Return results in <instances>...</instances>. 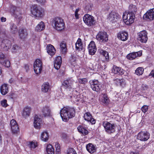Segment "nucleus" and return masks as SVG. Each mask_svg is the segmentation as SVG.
<instances>
[{
	"label": "nucleus",
	"instance_id": "obj_1",
	"mask_svg": "<svg viewBox=\"0 0 154 154\" xmlns=\"http://www.w3.org/2000/svg\"><path fill=\"white\" fill-rule=\"evenodd\" d=\"M75 111L73 108L63 107L60 111L61 117L63 121L66 122L75 115Z\"/></svg>",
	"mask_w": 154,
	"mask_h": 154
},
{
	"label": "nucleus",
	"instance_id": "obj_2",
	"mask_svg": "<svg viewBox=\"0 0 154 154\" xmlns=\"http://www.w3.org/2000/svg\"><path fill=\"white\" fill-rule=\"evenodd\" d=\"M30 12L32 16L35 17H42L44 15V9L37 5L31 7Z\"/></svg>",
	"mask_w": 154,
	"mask_h": 154
},
{
	"label": "nucleus",
	"instance_id": "obj_3",
	"mask_svg": "<svg viewBox=\"0 0 154 154\" xmlns=\"http://www.w3.org/2000/svg\"><path fill=\"white\" fill-rule=\"evenodd\" d=\"M52 24L54 25L55 29L58 31H61L65 27V24L63 20L60 17H56L53 19Z\"/></svg>",
	"mask_w": 154,
	"mask_h": 154
},
{
	"label": "nucleus",
	"instance_id": "obj_4",
	"mask_svg": "<svg viewBox=\"0 0 154 154\" xmlns=\"http://www.w3.org/2000/svg\"><path fill=\"white\" fill-rule=\"evenodd\" d=\"M103 125L106 132L111 134L115 131L116 126L115 124H111L108 122L105 121L103 123Z\"/></svg>",
	"mask_w": 154,
	"mask_h": 154
},
{
	"label": "nucleus",
	"instance_id": "obj_5",
	"mask_svg": "<svg viewBox=\"0 0 154 154\" xmlns=\"http://www.w3.org/2000/svg\"><path fill=\"white\" fill-rule=\"evenodd\" d=\"M83 19L84 22L88 26H91L95 23L94 17L88 14H85L83 17Z\"/></svg>",
	"mask_w": 154,
	"mask_h": 154
},
{
	"label": "nucleus",
	"instance_id": "obj_6",
	"mask_svg": "<svg viewBox=\"0 0 154 154\" xmlns=\"http://www.w3.org/2000/svg\"><path fill=\"white\" fill-rule=\"evenodd\" d=\"M147 34L146 30L140 31L138 33V40L141 43H146L148 39Z\"/></svg>",
	"mask_w": 154,
	"mask_h": 154
},
{
	"label": "nucleus",
	"instance_id": "obj_7",
	"mask_svg": "<svg viewBox=\"0 0 154 154\" xmlns=\"http://www.w3.org/2000/svg\"><path fill=\"white\" fill-rule=\"evenodd\" d=\"M150 137V134L147 131H140L138 134L137 138L143 141H147Z\"/></svg>",
	"mask_w": 154,
	"mask_h": 154
},
{
	"label": "nucleus",
	"instance_id": "obj_8",
	"mask_svg": "<svg viewBox=\"0 0 154 154\" xmlns=\"http://www.w3.org/2000/svg\"><path fill=\"white\" fill-rule=\"evenodd\" d=\"M96 38L98 41L101 42H105L108 40L107 33L105 32H99L96 36Z\"/></svg>",
	"mask_w": 154,
	"mask_h": 154
},
{
	"label": "nucleus",
	"instance_id": "obj_9",
	"mask_svg": "<svg viewBox=\"0 0 154 154\" xmlns=\"http://www.w3.org/2000/svg\"><path fill=\"white\" fill-rule=\"evenodd\" d=\"M122 18L124 22L127 25L132 23L134 20V18L128 13L126 14H123Z\"/></svg>",
	"mask_w": 154,
	"mask_h": 154
},
{
	"label": "nucleus",
	"instance_id": "obj_10",
	"mask_svg": "<svg viewBox=\"0 0 154 154\" xmlns=\"http://www.w3.org/2000/svg\"><path fill=\"white\" fill-rule=\"evenodd\" d=\"M10 11L12 15L14 17L19 18L20 17L21 14L19 8H17L14 6H11Z\"/></svg>",
	"mask_w": 154,
	"mask_h": 154
},
{
	"label": "nucleus",
	"instance_id": "obj_11",
	"mask_svg": "<svg viewBox=\"0 0 154 154\" xmlns=\"http://www.w3.org/2000/svg\"><path fill=\"white\" fill-rule=\"evenodd\" d=\"M1 46L3 51H6L8 50L11 45V42L7 39H4L2 41Z\"/></svg>",
	"mask_w": 154,
	"mask_h": 154
},
{
	"label": "nucleus",
	"instance_id": "obj_12",
	"mask_svg": "<svg viewBox=\"0 0 154 154\" xmlns=\"http://www.w3.org/2000/svg\"><path fill=\"white\" fill-rule=\"evenodd\" d=\"M88 48L90 54L93 55L95 54L97 51V48L94 41H92L90 42L88 46Z\"/></svg>",
	"mask_w": 154,
	"mask_h": 154
},
{
	"label": "nucleus",
	"instance_id": "obj_13",
	"mask_svg": "<svg viewBox=\"0 0 154 154\" xmlns=\"http://www.w3.org/2000/svg\"><path fill=\"white\" fill-rule=\"evenodd\" d=\"M143 18L150 20H154V8L148 11L144 15Z\"/></svg>",
	"mask_w": 154,
	"mask_h": 154
},
{
	"label": "nucleus",
	"instance_id": "obj_14",
	"mask_svg": "<svg viewBox=\"0 0 154 154\" xmlns=\"http://www.w3.org/2000/svg\"><path fill=\"white\" fill-rule=\"evenodd\" d=\"M112 72L115 74H118L122 75L124 74L125 71L121 67H117L116 66H114L112 69Z\"/></svg>",
	"mask_w": 154,
	"mask_h": 154
},
{
	"label": "nucleus",
	"instance_id": "obj_15",
	"mask_svg": "<svg viewBox=\"0 0 154 154\" xmlns=\"http://www.w3.org/2000/svg\"><path fill=\"white\" fill-rule=\"evenodd\" d=\"M137 11V8L135 5L133 4H131L129 5L128 13L132 16V17H133L134 19Z\"/></svg>",
	"mask_w": 154,
	"mask_h": 154
},
{
	"label": "nucleus",
	"instance_id": "obj_16",
	"mask_svg": "<svg viewBox=\"0 0 154 154\" xmlns=\"http://www.w3.org/2000/svg\"><path fill=\"white\" fill-rule=\"evenodd\" d=\"M19 35L21 39L25 38L28 35V33L26 29L22 28L20 29L18 31Z\"/></svg>",
	"mask_w": 154,
	"mask_h": 154
},
{
	"label": "nucleus",
	"instance_id": "obj_17",
	"mask_svg": "<svg viewBox=\"0 0 154 154\" xmlns=\"http://www.w3.org/2000/svg\"><path fill=\"white\" fill-rule=\"evenodd\" d=\"M128 34L125 31H122L120 32L117 34V37L122 41H125L128 38Z\"/></svg>",
	"mask_w": 154,
	"mask_h": 154
},
{
	"label": "nucleus",
	"instance_id": "obj_18",
	"mask_svg": "<svg viewBox=\"0 0 154 154\" xmlns=\"http://www.w3.org/2000/svg\"><path fill=\"white\" fill-rule=\"evenodd\" d=\"M117 13L115 11H112L108 16L107 19L113 23L117 21Z\"/></svg>",
	"mask_w": 154,
	"mask_h": 154
},
{
	"label": "nucleus",
	"instance_id": "obj_19",
	"mask_svg": "<svg viewBox=\"0 0 154 154\" xmlns=\"http://www.w3.org/2000/svg\"><path fill=\"white\" fill-rule=\"evenodd\" d=\"M74 82V81L72 78H69L63 82V85L66 88H70L71 87V86Z\"/></svg>",
	"mask_w": 154,
	"mask_h": 154
},
{
	"label": "nucleus",
	"instance_id": "obj_20",
	"mask_svg": "<svg viewBox=\"0 0 154 154\" xmlns=\"http://www.w3.org/2000/svg\"><path fill=\"white\" fill-rule=\"evenodd\" d=\"M62 62L61 57L60 56L57 57L54 61V66L55 68L58 69L60 67Z\"/></svg>",
	"mask_w": 154,
	"mask_h": 154
},
{
	"label": "nucleus",
	"instance_id": "obj_21",
	"mask_svg": "<svg viewBox=\"0 0 154 154\" xmlns=\"http://www.w3.org/2000/svg\"><path fill=\"white\" fill-rule=\"evenodd\" d=\"M42 115L45 117L51 116V110L49 106H45L42 109Z\"/></svg>",
	"mask_w": 154,
	"mask_h": 154
},
{
	"label": "nucleus",
	"instance_id": "obj_22",
	"mask_svg": "<svg viewBox=\"0 0 154 154\" xmlns=\"http://www.w3.org/2000/svg\"><path fill=\"white\" fill-rule=\"evenodd\" d=\"M42 122L41 119L37 115H35L34 117V125L35 128L37 129L40 128V124Z\"/></svg>",
	"mask_w": 154,
	"mask_h": 154
},
{
	"label": "nucleus",
	"instance_id": "obj_23",
	"mask_svg": "<svg viewBox=\"0 0 154 154\" xmlns=\"http://www.w3.org/2000/svg\"><path fill=\"white\" fill-rule=\"evenodd\" d=\"M47 50L48 54L51 56H53L56 52V50L54 47L51 44L47 45Z\"/></svg>",
	"mask_w": 154,
	"mask_h": 154
},
{
	"label": "nucleus",
	"instance_id": "obj_24",
	"mask_svg": "<svg viewBox=\"0 0 154 154\" xmlns=\"http://www.w3.org/2000/svg\"><path fill=\"white\" fill-rule=\"evenodd\" d=\"M31 109L29 107H26L24 108L22 113V116L24 118H26L29 116Z\"/></svg>",
	"mask_w": 154,
	"mask_h": 154
},
{
	"label": "nucleus",
	"instance_id": "obj_25",
	"mask_svg": "<svg viewBox=\"0 0 154 154\" xmlns=\"http://www.w3.org/2000/svg\"><path fill=\"white\" fill-rule=\"evenodd\" d=\"M9 91L8 85L5 84L2 85L0 87V92L3 95H5Z\"/></svg>",
	"mask_w": 154,
	"mask_h": 154
},
{
	"label": "nucleus",
	"instance_id": "obj_26",
	"mask_svg": "<svg viewBox=\"0 0 154 154\" xmlns=\"http://www.w3.org/2000/svg\"><path fill=\"white\" fill-rule=\"evenodd\" d=\"M87 150L91 154H93L96 151V149L92 143H89L86 146Z\"/></svg>",
	"mask_w": 154,
	"mask_h": 154
},
{
	"label": "nucleus",
	"instance_id": "obj_27",
	"mask_svg": "<svg viewBox=\"0 0 154 154\" xmlns=\"http://www.w3.org/2000/svg\"><path fill=\"white\" fill-rule=\"evenodd\" d=\"M78 131L84 135H86L88 133V131L84 127L79 126L77 128Z\"/></svg>",
	"mask_w": 154,
	"mask_h": 154
},
{
	"label": "nucleus",
	"instance_id": "obj_28",
	"mask_svg": "<svg viewBox=\"0 0 154 154\" xmlns=\"http://www.w3.org/2000/svg\"><path fill=\"white\" fill-rule=\"evenodd\" d=\"M50 89L49 84L48 82L44 83L42 86V91L44 93L48 92Z\"/></svg>",
	"mask_w": 154,
	"mask_h": 154
},
{
	"label": "nucleus",
	"instance_id": "obj_29",
	"mask_svg": "<svg viewBox=\"0 0 154 154\" xmlns=\"http://www.w3.org/2000/svg\"><path fill=\"white\" fill-rule=\"evenodd\" d=\"M45 28V25L43 22H41L38 24L35 27V29L38 31H41Z\"/></svg>",
	"mask_w": 154,
	"mask_h": 154
},
{
	"label": "nucleus",
	"instance_id": "obj_30",
	"mask_svg": "<svg viewBox=\"0 0 154 154\" xmlns=\"http://www.w3.org/2000/svg\"><path fill=\"white\" fill-rule=\"evenodd\" d=\"M46 151L48 154H54V149L51 144L48 145L46 147Z\"/></svg>",
	"mask_w": 154,
	"mask_h": 154
},
{
	"label": "nucleus",
	"instance_id": "obj_31",
	"mask_svg": "<svg viewBox=\"0 0 154 154\" xmlns=\"http://www.w3.org/2000/svg\"><path fill=\"white\" fill-rule=\"evenodd\" d=\"M91 87L93 91L98 92L100 91L102 88V85L101 84L95 85H91Z\"/></svg>",
	"mask_w": 154,
	"mask_h": 154
},
{
	"label": "nucleus",
	"instance_id": "obj_32",
	"mask_svg": "<svg viewBox=\"0 0 154 154\" xmlns=\"http://www.w3.org/2000/svg\"><path fill=\"white\" fill-rule=\"evenodd\" d=\"M41 139L44 141H46L48 139V133L46 131L43 132L41 134Z\"/></svg>",
	"mask_w": 154,
	"mask_h": 154
},
{
	"label": "nucleus",
	"instance_id": "obj_33",
	"mask_svg": "<svg viewBox=\"0 0 154 154\" xmlns=\"http://www.w3.org/2000/svg\"><path fill=\"white\" fill-rule=\"evenodd\" d=\"M33 67L34 71L36 74H38L41 73L42 66H37L36 64H34Z\"/></svg>",
	"mask_w": 154,
	"mask_h": 154
},
{
	"label": "nucleus",
	"instance_id": "obj_34",
	"mask_svg": "<svg viewBox=\"0 0 154 154\" xmlns=\"http://www.w3.org/2000/svg\"><path fill=\"white\" fill-rule=\"evenodd\" d=\"M10 29L11 32L14 33L17 31V27L16 25L12 21L11 22Z\"/></svg>",
	"mask_w": 154,
	"mask_h": 154
},
{
	"label": "nucleus",
	"instance_id": "obj_35",
	"mask_svg": "<svg viewBox=\"0 0 154 154\" xmlns=\"http://www.w3.org/2000/svg\"><path fill=\"white\" fill-rule=\"evenodd\" d=\"M60 47L63 53H65L66 51V43L64 41H62L60 45Z\"/></svg>",
	"mask_w": 154,
	"mask_h": 154
},
{
	"label": "nucleus",
	"instance_id": "obj_36",
	"mask_svg": "<svg viewBox=\"0 0 154 154\" xmlns=\"http://www.w3.org/2000/svg\"><path fill=\"white\" fill-rule=\"evenodd\" d=\"M137 57V54L135 52H133L128 54L127 56V58L128 59L131 60L134 59Z\"/></svg>",
	"mask_w": 154,
	"mask_h": 154
},
{
	"label": "nucleus",
	"instance_id": "obj_37",
	"mask_svg": "<svg viewBox=\"0 0 154 154\" xmlns=\"http://www.w3.org/2000/svg\"><path fill=\"white\" fill-rule=\"evenodd\" d=\"M20 48L17 45H14L12 47L11 51L13 53H15L19 51L20 50Z\"/></svg>",
	"mask_w": 154,
	"mask_h": 154
},
{
	"label": "nucleus",
	"instance_id": "obj_38",
	"mask_svg": "<svg viewBox=\"0 0 154 154\" xmlns=\"http://www.w3.org/2000/svg\"><path fill=\"white\" fill-rule=\"evenodd\" d=\"M75 45V48L77 50L79 49L80 47H82V44L81 39L80 38H78Z\"/></svg>",
	"mask_w": 154,
	"mask_h": 154
},
{
	"label": "nucleus",
	"instance_id": "obj_39",
	"mask_svg": "<svg viewBox=\"0 0 154 154\" xmlns=\"http://www.w3.org/2000/svg\"><path fill=\"white\" fill-rule=\"evenodd\" d=\"M1 63L7 67H9L10 66V63L9 60H5L3 61H1Z\"/></svg>",
	"mask_w": 154,
	"mask_h": 154
},
{
	"label": "nucleus",
	"instance_id": "obj_40",
	"mask_svg": "<svg viewBox=\"0 0 154 154\" xmlns=\"http://www.w3.org/2000/svg\"><path fill=\"white\" fill-rule=\"evenodd\" d=\"M11 131L13 133L16 134L19 131V128L18 125H16L11 128Z\"/></svg>",
	"mask_w": 154,
	"mask_h": 154
},
{
	"label": "nucleus",
	"instance_id": "obj_41",
	"mask_svg": "<svg viewBox=\"0 0 154 154\" xmlns=\"http://www.w3.org/2000/svg\"><path fill=\"white\" fill-rule=\"evenodd\" d=\"M144 71L143 68L141 67L138 68L135 71V72L137 75H141L143 73Z\"/></svg>",
	"mask_w": 154,
	"mask_h": 154
},
{
	"label": "nucleus",
	"instance_id": "obj_42",
	"mask_svg": "<svg viewBox=\"0 0 154 154\" xmlns=\"http://www.w3.org/2000/svg\"><path fill=\"white\" fill-rule=\"evenodd\" d=\"M92 116L89 112H86L84 115V117L86 121H88L91 119V118H92Z\"/></svg>",
	"mask_w": 154,
	"mask_h": 154
},
{
	"label": "nucleus",
	"instance_id": "obj_43",
	"mask_svg": "<svg viewBox=\"0 0 154 154\" xmlns=\"http://www.w3.org/2000/svg\"><path fill=\"white\" fill-rule=\"evenodd\" d=\"M90 83L91 85H98L99 84H101L97 80H91L90 82Z\"/></svg>",
	"mask_w": 154,
	"mask_h": 154
},
{
	"label": "nucleus",
	"instance_id": "obj_44",
	"mask_svg": "<svg viewBox=\"0 0 154 154\" xmlns=\"http://www.w3.org/2000/svg\"><path fill=\"white\" fill-rule=\"evenodd\" d=\"M109 99L107 95L106 94L103 95V99L102 100V102L104 103H109Z\"/></svg>",
	"mask_w": 154,
	"mask_h": 154
},
{
	"label": "nucleus",
	"instance_id": "obj_45",
	"mask_svg": "<svg viewBox=\"0 0 154 154\" xmlns=\"http://www.w3.org/2000/svg\"><path fill=\"white\" fill-rule=\"evenodd\" d=\"M100 54L104 56L106 59L109 58V54L108 53L105 51L103 50H101L100 51Z\"/></svg>",
	"mask_w": 154,
	"mask_h": 154
},
{
	"label": "nucleus",
	"instance_id": "obj_46",
	"mask_svg": "<svg viewBox=\"0 0 154 154\" xmlns=\"http://www.w3.org/2000/svg\"><path fill=\"white\" fill-rule=\"evenodd\" d=\"M29 146L31 149L35 148L37 146V143L35 142H30Z\"/></svg>",
	"mask_w": 154,
	"mask_h": 154
},
{
	"label": "nucleus",
	"instance_id": "obj_47",
	"mask_svg": "<svg viewBox=\"0 0 154 154\" xmlns=\"http://www.w3.org/2000/svg\"><path fill=\"white\" fill-rule=\"evenodd\" d=\"M79 82L80 84L85 85L88 82V79L85 78L80 79H79Z\"/></svg>",
	"mask_w": 154,
	"mask_h": 154
},
{
	"label": "nucleus",
	"instance_id": "obj_48",
	"mask_svg": "<svg viewBox=\"0 0 154 154\" xmlns=\"http://www.w3.org/2000/svg\"><path fill=\"white\" fill-rule=\"evenodd\" d=\"M67 154H77L76 151L73 148H69L67 152Z\"/></svg>",
	"mask_w": 154,
	"mask_h": 154
},
{
	"label": "nucleus",
	"instance_id": "obj_49",
	"mask_svg": "<svg viewBox=\"0 0 154 154\" xmlns=\"http://www.w3.org/2000/svg\"><path fill=\"white\" fill-rule=\"evenodd\" d=\"M34 64H36L37 66H42V63L41 60L39 59H36L34 62Z\"/></svg>",
	"mask_w": 154,
	"mask_h": 154
},
{
	"label": "nucleus",
	"instance_id": "obj_50",
	"mask_svg": "<svg viewBox=\"0 0 154 154\" xmlns=\"http://www.w3.org/2000/svg\"><path fill=\"white\" fill-rule=\"evenodd\" d=\"M6 56L3 53L0 52V62L1 61H3L6 59Z\"/></svg>",
	"mask_w": 154,
	"mask_h": 154
},
{
	"label": "nucleus",
	"instance_id": "obj_51",
	"mask_svg": "<svg viewBox=\"0 0 154 154\" xmlns=\"http://www.w3.org/2000/svg\"><path fill=\"white\" fill-rule=\"evenodd\" d=\"M1 104L2 106L4 107H6L8 105L7 103V101L6 100H4L1 101Z\"/></svg>",
	"mask_w": 154,
	"mask_h": 154
},
{
	"label": "nucleus",
	"instance_id": "obj_52",
	"mask_svg": "<svg viewBox=\"0 0 154 154\" xmlns=\"http://www.w3.org/2000/svg\"><path fill=\"white\" fill-rule=\"evenodd\" d=\"M126 85V82L125 80L123 79H121L120 82V85L119 86L122 87H124Z\"/></svg>",
	"mask_w": 154,
	"mask_h": 154
},
{
	"label": "nucleus",
	"instance_id": "obj_53",
	"mask_svg": "<svg viewBox=\"0 0 154 154\" xmlns=\"http://www.w3.org/2000/svg\"><path fill=\"white\" fill-rule=\"evenodd\" d=\"M10 124L11 128L16 125H17L16 121L14 119H12L11 121Z\"/></svg>",
	"mask_w": 154,
	"mask_h": 154
},
{
	"label": "nucleus",
	"instance_id": "obj_54",
	"mask_svg": "<svg viewBox=\"0 0 154 154\" xmlns=\"http://www.w3.org/2000/svg\"><path fill=\"white\" fill-rule=\"evenodd\" d=\"M148 109V106L146 105H144L141 108V110L143 112H146Z\"/></svg>",
	"mask_w": 154,
	"mask_h": 154
},
{
	"label": "nucleus",
	"instance_id": "obj_55",
	"mask_svg": "<svg viewBox=\"0 0 154 154\" xmlns=\"http://www.w3.org/2000/svg\"><path fill=\"white\" fill-rule=\"evenodd\" d=\"M91 7L92 6L90 4H87L85 8V10L87 11H90L91 9Z\"/></svg>",
	"mask_w": 154,
	"mask_h": 154
},
{
	"label": "nucleus",
	"instance_id": "obj_56",
	"mask_svg": "<svg viewBox=\"0 0 154 154\" xmlns=\"http://www.w3.org/2000/svg\"><path fill=\"white\" fill-rule=\"evenodd\" d=\"M121 79H115L114 80L115 83L117 86H119L120 85Z\"/></svg>",
	"mask_w": 154,
	"mask_h": 154
},
{
	"label": "nucleus",
	"instance_id": "obj_57",
	"mask_svg": "<svg viewBox=\"0 0 154 154\" xmlns=\"http://www.w3.org/2000/svg\"><path fill=\"white\" fill-rule=\"evenodd\" d=\"M79 9L78 8L76 9L75 11V17L76 19L78 18V12L79 11Z\"/></svg>",
	"mask_w": 154,
	"mask_h": 154
},
{
	"label": "nucleus",
	"instance_id": "obj_58",
	"mask_svg": "<svg viewBox=\"0 0 154 154\" xmlns=\"http://www.w3.org/2000/svg\"><path fill=\"white\" fill-rule=\"evenodd\" d=\"M88 122H90L92 124H94L95 123L96 121L94 119V118H91V119L88 121Z\"/></svg>",
	"mask_w": 154,
	"mask_h": 154
},
{
	"label": "nucleus",
	"instance_id": "obj_59",
	"mask_svg": "<svg viewBox=\"0 0 154 154\" xmlns=\"http://www.w3.org/2000/svg\"><path fill=\"white\" fill-rule=\"evenodd\" d=\"M135 52L137 54V57H140L142 55V51H141Z\"/></svg>",
	"mask_w": 154,
	"mask_h": 154
},
{
	"label": "nucleus",
	"instance_id": "obj_60",
	"mask_svg": "<svg viewBox=\"0 0 154 154\" xmlns=\"http://www.w3.org/2000/svg\"><path fill=\"white\" fill-rule=\"evenodd\" d=\"M5 36V32H1L0 33V38H3Z\"/></svg>",
	"mask_w": 154,
	"mask_h": 154
},
{
	"label": "nucleus",
	"instance_id": "obj_61",
	"mask_svg": "<svg viewBox=\"0 0 154 154\" xmlns=\"http://www.w3.org/2000/svg\"><path fill=\"white\" fill-rule=\"evenodd\" d=\"M71 57V59L70 60L72 62H75L76 60V57L73 56H72V55Z\"/></svg>",
	"mask_w": 154,
	"mask_h": 154
},
{
	"label": "nucleus",
	"instance_id": "obj_62",
	"mask_svg": "<svg viewBox=\"0 0 154 154\" xmlns=\"http://www.w3.org/2000/svg\"><path fill=\"white\" fill-rule=\"evenodd\" d=\"M55 147L56 148V149L60 148V144L56 142L55 143Z\"/></svg>",
	"mask_w": 154,
	"mask_h": 154
},
{
	"label": "nucleus",
	"instance_id": "obj_63",
	"mask_svg": "<svg viewBox=\"0 0 154 154\" xmlns=\"http://www.w3.org/2000/svg\"><path fill=\"white\" fill-rule=\"evenodd\" d=\"M130 154H139V152L138 151H136L135 152L131 151L130 153Z\"/></svg>",
	"mask_w": 154,
	"mask_h": 154
},
{
	"label": "nucleus",
	"instance_id": "obj_64",
	"mask_svg": "<svg viewBox=\"0 0 154 154\" xmlns=\"http://www.w3.org/2000/svg\"><path fill=\"white\" fill-rule=\"evenodd\" d=\"M149 75H151L152 77L154 78V70H152L151 71L149 74Z\"/></svg>",
	"mask_w": 154,
	"mask_h": 154
}]
</instances>
